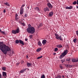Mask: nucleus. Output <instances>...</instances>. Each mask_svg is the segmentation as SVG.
Listing matches in <instances>:
<instances>
[{
	"instance_id": "obj_1",
	"label": "nucleus",
	"mask_w": 78,
	"mask_h": 78,
	"mask_svg": "<svg viewBox=\"0 0 78 78\" xmlns=\"http://www.w3.org/2000/svg\"><path fill=\"white\" fill-rule=\"evenodd\" d=\"M0 50L5 55L7 54V51H9L11 49L8 46L4 44L3 42L0 41Z\"/></svg>"
},
{
	"instance_id": "obj_2",
	"label": "nucleus",
	"mask_w": 78,
	"mask_h": 78,
	"mask_svg": "<svg viewBox=\"0 0 78 78\" xmlns=\"http://www.w3.org/2000/svg\"><path fill=\"white\" fill-rule=\"evenodd\" d=\"M27 31L30 34H34L35 33V28L33 27H28L27 29Z\"/></svg>"
},
{
	"instance_id": "obj_3",
	"label": "nucleus",
	"mask_w": 78,
	"mask_h": 78,
	"mask_svg": "<svg viewBox=\"0 0 78 78\" xmlns=\"http://www.w3.org/2000/svg\"><path fill=\"white\" fill-rule=\"evenodd\" d=\"M68 53V50L67 49L65 50L63 53L60 56L59 58L60 59H62Z\"/></svg>"
},
{
	"instance_id": "obj_4",
	"label": "nucleus",
	"mask_w": 78,
	"mask_h": 78,
	"mask_svg": "<svg viewBox=\"0 0 78 78\" xmlns=\"http://www.w3.org/2000/svg\"><path fill=\"white\" fill-rule=\"evenodd\" d=\"M19 29H17L16 30H12V34H17V33H19Z\"/></svg>"
},
{
	"instance_id": "obj_5",
	"label": "nucleus",
	"mask_w": 78,
	"mask_h": 78,
	"mask_svg": "<svg viewBox=\"0 0 78 78\" xmlns=\"http://www.w3.org/2000/svg\"><path fill=\"white\" fill-rule=\"evenodd\" d=\"M48 8H49L50 9H52V8H53V6L51 4V3H50V2H48L47 4Z\"/></svg>"
},
{
	"instance_id": "obj_6",
	"label": "nucleus",
	"mask_w": 78,
	"mask_h": 78,
	"mask_svg": "<svg viewBox=\"0 0 78 78\" xmlns=\"http://www.w3.org/2000/svg\"><path fill=\"white\" fill-rule=\"evenodd\" d=\"M71 61L73 62H78V58L77 59H75L73 58L71 59Z\"/></svg>"
},
{
	"instance_id": "obj_7",
	"label": "nucleus",
	"mask_w": 78,
	"mask_h": 78,
	"mask_svg": "<svg viewBox=\"0 0 78 78\" xmlns=\"http://www.w3.org/2000/svg\"><path fill=\"white\" fill-rule=\"evenodd\" d=\"M23 8L21 7L20 8V14L22 15L23 14Z\"/></svg>"
},
{
	"instance_id": "obj_8",
	"label": "nucleus",
	"mask_w": 78,
	"mask_h": 78,
	"mask_svg": "<svg viewBox=\"0 0 78 78\" xmlns=\"http://www.w3.org/2000/svg\"><path fill=\"white\" fill-rule=\"evenodd\" d=\"M44 11L45 12H49L50 10H49V8L48 7H46L44 9Z\"/></svg>"
},
{
	"instance_id": "obj_9",
	"label": "nucleus",
	"mask_w": 78,
	"mask_h": 78,
	"mask_svg": "<svg viewBox=\"0 0 78 78\" xmlns=\"http://www.w3.org/2000/svg\"><path fill=\"white\" fill-rule=\"evenodd\" d=\"M66 9H73V6H70L69 7L67 6L65 8Z\"/></svg>"
},
{
	"instance_id": "obj_10",
	"label": "nucleus",
	"mask_w": 78,
	"mask_h": 78,
	"mask_svg": "<svg viewBox=\"0 0 78 78\" xmlns=\"http://www.w3.org/2000/svg\"><path fill=\"white\" fill-rule=\"evenodd\" d=\"M65 66H66V67H67V68H70L72 67V65H70V64H66L65 65Z\"/></svg>"
},
{
	"instance_id": "obj_11",
	"label": "nucleus",
	"mask_w": 78,
	"mask_h": 78,
	"mask_svg": "<svg viewBox=\"0 0 78 78\" xmlns=\"http://www.w3.org/2000/svg\"><path fill=\"white\" fill-rule=\"evenodd\" d=\"M56 39H58V40H59L60 41H62L63 39H62L61 36H59L58 37H57Z\"/></svg>"
},
{
	"instance_id": "obj_12",
	"label": "nucleus",
	"mask_w": 78,
	"mask_h": 78,
	"mask_svg": "<svg viewBox=\"0 0 78 78\" xmlns=\"http://www.w3.org/2000/svg\"><path fill=\"white\" fill-rule=\"evenodd\" d=\"M20 41V44H22L23 45H24L25 44L24 43V42L22 40H19Z\"/></svg>"
},
{
	"instance_id": "obj_13",
	"label": "nucleus",
	"mask_w": 78,
	"mask_h": 78,
	"mask_svg": "<svg viewBox=\"0 0 78 78\" xmlns=\"http://www.w3.org/2000/svg\"><path fill=\"white\" fill-rule=\"evenodd\" d=\"M27 67H30V66H31L32 65V63H31V62H30V63L27 62Z\"/></svg>"
},
{
	"instance_id": "obj_14",
	"label": "nucleus",
	"mask_w": 78,
	"mask_h": 78,
	"mask_svg": "<svg viewBox=\"0 0 78 78\" xmlns=\"http://www.w3.org/2000/svg\"><path fill=\"white\" fill-rule=\"evenodd\" d=\"M46 42H47V40L44 39L42 41V44H43V45H45V44H46Z\"/></svg>"
},
{
	"instance_id": "obj_15",
	"label": "nucleus",
	"mask_w": 78,
	"mask_h": 78,
	"mask_svg": "<svg viewBox=\"0 0 78 78\" xmlns=\"http://www.w3.org/2000/svg\"><path fill=\"white\" fill-rule=\"evenodd\" d=\"M35 11H37L38 12H40V10H39V8L38 7H37L35 8Z\"/></svg>"
},
{
	"instance_id": "obj_16",
	"label": "nucleus",
	"mask_w": 78,
	"mask_h": 78,
	"mask_svg": "<svg viewBox=\"0 0 78 78\" xmlns=\"http://www.w3.org/2000/svg\"><path fill=\"white\" fill-rule=\"evenodd\" d=\"M53 15V12H50L49 14V17H51Z\"/></svg>"
},
{
	"instance_id": "obj_17",
	"label": "nucleus",
	"mask_w": 78,
	"mask_h": 78,
	"mask_svg": "<svg viewBox=\"0 0 78 78\" xmlns=\"http://www.w3.org/2000/svg\"><path fill=\"white\" fill-rule=\"evenodd\" d=\"M38 45H39V46H40V47H41L42 46V43H41V42L40 41H39L38 42Z\"/></svg>"
},
{
	"instance_id": "obj_18",
	"label": "nucleus",
	"mask_w": 78,
	"mask_h": 78,
	"mask_svg": "<svg viewBox=\"0 0 78 78\" xmlns=\"http://www.w3.org/2000/svg\"><path fill=\"white\" fill-rule=\"evenodd\" d=\"M27 70V69H24L23 70H21V71L20 72V73H22L25 71Z\"/></svg>"
},
{
	"instance_id": "obj_19",
	"label": "nucleus",
	"mask_w": 78,
	"mask_h": 78,
	"mask_svg": "<svg viewBox=\"0 0 78 78\" xmlns=\"http://www.w3.org/2000/svg\"><path fill=\"white\" fill-rule=\"evenodd\" d=\"M6 75H7V74H6V72H2V75L4 76H6Z\"/></svg>"
},
{
	"instance_id": "obj_20",
	"label": "nucleus",
	"mask_w": 78,
	"mask_h": 78,
	"mask_svg": "<svg viewBox=\"0 0 78 78\" xmlns=\"http://www.w3.org/2000/svg\"><path fill=\"white\" fill-rule=\"evenodd\" d=\"M41 50H42V48H40L37 49V52H39V51H40Z\"/></svg>"
},
{
	"instance_id": "obj_21",
	"label": "nucleus",
	"mask_w": 78,
	"mask_h": 78,
	"mask_svg": "<svg viewBox=\"0 0 78 78\" xmlns=\"http://www.w3.org/2000/svg\"><path fill=\"white\" fill-rule=\"evenodd\" d=\"M57 47L58 48H62V46L61 44H59L57 45Z\"/></svg>"
},
{
	"instance_id": "obj_22",
	"label": "nucleus",
	"mask_w": 78,
	"mask_h": 78,
	"mask_svg": "<svg viewBox=\"0 0 78 78\" xmlns=\"http://www.w3.org/2000/svg\"><path fill=\"white\" fill-rule=\"evenodd\" d=\"M61 77H62V76L60 75H58L55 77V78H61Z\"/></svg>"
},
{
	"instance_id": "obj_23",
	"label": "nucleus",
	"mask_w": 78,
	"mask_h": 78,
	"mask_svg": "<svg viewBox=\"0 0 78 78\" xmlns=\"http://www.w3.org/2000/svg\"><path fill=\"white\" fill-rule=\"evenodd\" d=\"M43 25L42 23H41L39 24V25L38 26V28H39L40 27H41Z\"/></svg>"
},
{
	"instance_id": "obj_24",
	"label": "nucleus",
	"mask_w": 78,
	"mask_h": 78,
	"mask_svg": "<svg viewBox=\"0 0 78 78\" xmlns=\"http://www.w3.org/2000/svg\"><path fill=\"white\" fill-rule=\"evenodd\" d=\"M55 36L56 37H55V38H56V39L59 36V35H58V34H56V33H55Z\"/></svg>"
},
{
	"instance_id": "obj_25",
	"label": "nucleus",
	"mask_w": 78,
	"mask_h": 78,
	"mask_svg": "<svg viewBox=\"0 0 78 78\" xmlns=\"http://www.w3.org/2000/svg\"><path fill=\"white\" fill-rule=\"evenodd\" d=\"M4 5H6V6H9V4H8V3L7 2L5 3Z\"/></svg>"
},
{
	"instance_id": "obj_26",
	"label": "nucleus",
	"mask_w": 78,
	"mask_h": 78,
	"mask_svg": "<svg viewBox=\"0 0 78 78\" xmlns=\"http://www.w3.org/2000/svg\"><path fill=\"white\" fill-rule=\"evenodd\" d=\"M1 33L2 34H4V35H6V33L5 31H1Z\"/></svg>"
},
{
	"instance_id": "obj_27",
	"label": "nucleus",
	"mask_w": 78,
	"mask_h": 78,
	"mask_svg": "<svg viewBox=\"0 0 78 78\" xmlns=\"http://www.w3.org/2000/svg\"><path fill=\"white\" fill-rule=\"evenodd\" d=\"M76 41H78V40L76 39V38H75L73 40V42H74V43H76Z\"/></svg>"
},
{
	"instance_id": "obj_28",
	"label": "nucleus",
	"mask_w": 78,
	"mask_h": 78,
	"mask_svg": "<svg viewBox=\"0 0 78 78\" xmlns=\"http://www.w3.org/2000/svg\"><path fill=\"white\" fill-rule=\"evenodd\" d=\"M19 42H20V41L18 40H17L15 41V43H16V44H19Z\"/></svg>"
},
{
	"instance_id": "obj_29",
	"label": "nucleus",
	"mask_w": 78,
	"mask_h": 78,
	"mask_svg": "<svg viewBox=\"0 0 78 78\" xmlns=\"http://www.w3.org/2000/svg\"><path fill=\"white\" fill-rule=\"evenodd\" d=\"M2 70L5 71V70H6V68L5 67H3L2 68Z\"/></svg>"
},
{
	"instance_id": "obj_30",
	"label": "nucleus",
	"mask_w": 78,
	"mask_h": 78,
	"mask_svg": "<svg viewBox=\"0 0 78 78\" xmlns=\"http://www.w3.org/2000/svg\"><path fill=\"white\" fill-rule=\"evenodd\" d=\"M58 50V48H55L54 49V51H57Z\"/></svg>"
},
{
	"instance_id": "obj_31",
	"label": "nucleus",
	"mask_w": 78,
	"mask_h": 78,
	"mask_svg": "<svg viewBox=\"0 0 78 78\" xmlns=\"http://www.w3.org/2000/svg\"><path fill=\"white\" fill-rule=\"evenodd\" d=\"M70 60H71V59H70V58H67V59H66V61H70Z\"/></svg>"
},
{
	"instance_id": "obj_32",
	"label": "nucleus",
	"mask_w": 78,
	"mask_h": 78,
	"mask_svg": "<svg viewBox=\"0 0 78 78\" xmlns=\"http://www.w3.org/2000/svg\"><path fill=\"white\" fill-rule=\"evenodd\" d=\"M76 4V1H75L73 3V4L75 5Z\"/></svg>"
},
{
	"instance_id": "obj_33",
	"label": "nucleus",
	"mask_w": 78,
	"mask_h": 78,
	"mask_svg": "<svg viewBox=\"0 0 78 78\" xmlns=\"http://www.w3.org/2000/svg\"><path fill=\"white\" fill-rule=\"evenodd\" d=\"M59 67H60V69H62L63 68V67H62V65H59Z\"/></svg>"
},
{
	"instance_id": "obj_34",
	"label": "nucleus",
	"mask_w": 78,
	"mask_h": 78,
	"mask_svg": "<svg viewBox=\"0 0 78 78\" xmlns=\"http://www.w3.org/2000/svg\"><path fill=\"white\" fill-rule=\"evenodd\" d=\"M41 78H45V75L44 74H43L41 76Z\"/></svg>"
},
{
	"instance_id": "obj_35",
	"label": "nucleus",
	"mask_w": 78,
	"mask_h": 78,
	"mask_svg": "<svg viewBox=\"0 0 78 78\" xmlns=\"http://www.w3.org/2000/svg\"><path fill=\"white\" fill-rule=\"evenodd\" d=\"M43 57L42 56H41L40 57H38L37 58V59H41V58H42Z\"/></svg>"
},
{
	"instance_id": "obj_36",
	"label": "nucleus",
	"mask_w": 78,
	"mask_h": 78,
	"mask_svg": "<svg viewBox=\"0 0 78 78\" xmlns=\"http://www.w3.org/2000/svg\"><path fill=\"white\" fill-rule=\"evenodd\" d=\"M29 37L30 39H32V37H33V35H30Z\"/></svg>"
},
{
	"instance_id": "obj_37",
	"label": "nucleus",
	"mask_w": 78,
	"mask_h": 78,
	"mask_svg": "<svg viewBox=\"0 0 78 78\" xmlns=\"http://www.w3.org/2000/svg\"><path fill=\"white\" fill-rule=\"evenodd\" d=\"M21 24L22 25H23V26H25V23H22Z\"/></svg>"
},
{
	"instance_id": "obj_38",
	"label": "nucleus",
	"mask_w": 78,
	"mask_h": 78,
	"mask_svg": "<svg viewBox=\"0 0 78 78\" xmlns=\"http://www.w3.org/2000/svg\"><path fill=\"white\" fill-rule=\"evenodd\" d=\"M25 6V4H23L21 7V8H23V7H24V6Z\"/></svg>"
},
{
	"instance_id": "obj_39",
	"label": "nucleus",
	"mask_w": 78,
	"mask_h": 78,
	"mask_svg": "<svg viewBox=\"0 0 78 78\" xmlns=\"http://www.w3.org/2000/svg\"><path fill=\"white\" fill-rule=\"evenodd\" d=\"M61 61L62 62V64H63V62H65V61L64 60H61Z\"/></svg>"
},
{
	"instance_id": "obj_40",
	"label": "nucleus",
	"mask_w": 78,
	"mask_h": 78,
	"mask_svg": "<svg viewBox=\"0 0 78 78\" xmlns=\"http://www.w3.org/2000/svg\"><path fill=\"white\" fill-rule=\"evenodd\" d=\"M28 16L27 14H25V15H24V17H27Z\"/></svg>"
},
{
	"instance_id": "obj_41",
	"label": "nucleus",
	"mask_w": 78,
	"mask_h": 78,
	"mask_svg": "<svg viewBox=\"0 0 78 78\" xmlns=\"http://www.w3.org/2000/svg\"><path fill=\"white\" fill-rule=\"evenodd\" d=\"M76 33L77 35L78 36V30L76 31Z\"/></svg>"
},
{
	"instance_id": "obj_42",
	"label": "nucleus",
	"mask_w": 78,
	"mask_h": 78,
	"mask_svg": "<svg viewBox=\"0 0 78 78\" xmlns=\"http://www.w3.org/2000/svg\"><path fill=\"white\" fill-rule=\"evenodd\" d=\"M19 64H20V62H18L16 63V66H19Z\"/></svg>"
},
{
	"instance_id": "obj_43",
	"label": "nucleus",
	"mask_w": 78,
	"mask_h": 78,
	"mask_svg": "<svg viewBox=\"0 0 78 78\" xmlns=\"http://www.w3.org/2000/svg\"><path fill=\"white\" fill-rule=\"evenodd\" d=\"M3 12H4V13L6 12V10L5 9L4 10Z\"/></svg>"
},
{
	"instance_id": "obj_44",
	"label": "nucleus",
	"mask_w": 78,
	"mask_h": 78,
	"mask_svg": "<svg viewBox=\"0 0 78 78\" xmlns=\"http://www.w3.org/2000/svg\"><path fill=\"white\" fill-rule=\"evenodd\" d=\"M18 16V15L17 14H16L15 15L16 17H17Z\"/></svg>"
},
{
	"instance_id": "obj_45",
	"label": "nucleus",
	"mask_w": 78,
	"mask_h": 78,
	"mask_svg": "<svg viewBox=\"0 0 78 78\" xmlns=\"http://www.w3.org/2000/svg\"><path fill=\"white\" fill-rule=\"evenodd\" d=\"M24 62L23 61H21V64H23Z\"/></svg>"
},
{
	"instance_id": "obj_46",
	"label": "nucleus",
	"mask_w": 78,
	"mask_h": 78,
	"mask_svg": "<svg viewBox=\"0 0 78 78\" xmlns=\"http://www.w3.org/2000/svg\"><path fill=\"white\" fill-rule=\"evenodd\" d=\"M19 23H20V24H22V22H21V21H19Z\"/></svg>"
},
{
	"instance_id": "obj_47",
	"label": "nucleus",
	"mask_w": 78,
	"mask_h": 78,
	"mask_svg": "<svg viewBox=\"0 0 78 78\" xmlns=\"http://www.w3.org/2000/svg\"><path fill=\"white\" fill-rule=\"evenodd\" d=\"M0 78H2V74H0Z\"/></svg>"
},
{
	"instance_id": "obj_48",
	"label": "nucleus",
	"mask_w": 78,
	"mask_h": 78,
	"mask_svg": "<svg viewBox=\"0 0 78 78\" xmlns=\"http://www.w3.org/2000/svg\"><path fill=\"white\" fill-rule=\"evenodd\" d=\"M25 41H28V39H25Z\"/></svg>"
},
{
	"instance_id": "obj_49",
	"label": "nucleus",
	"mask_w": 78,
	"mask_h": 78,
	"mask_svg": "<svg viewBox=\"0 0 78 78\" xmlns=\"http://www.w3.org/2000/svg\"><path fill=\"white\" fill-rule=\"evenodd\" d=\"M76 3L77 5H78V0H77Z\"/></svg>"
},
{
	"instance_id": "obj_50",
	"label": "nucleus",
	"mask_w": 78,
	"mask_h": 78,
	"mask_svg": "<svg viewBox=\"0 0 78 78\" xmlns=\"http://www.w3.org/2000/svg\"><path fill=\"white\" fill-rule=\"evenodd\" d=\"M53 55H56V53H54L53 54Z\"/></svg>"
},
{
	"instance_id": "obj_51",
	"label": "nucleus",
	"mask_w": 78,
	"mask_h": 78,
	"mask_svg": "<svg viewBox=\"0 0 78 78\" xmlns=\"http://www.w3.org/2000/svg\"><path fill=\"white\" fill-rule=\"evenodd\" d=\"M26 58H28V55H26Z\"/></svg>"
},
{
	"instance_id": "obj_52",
	"label": "nucleus",
	"mask_w": 78,
	"mask_h": 78,
	"mask_svg": "<svg viewBox=\"0 0 78 78\" xmlns=\"http://www.w3.org/2000/svg\"><path fill=\"white\" fill-rule=\"evenodd\" d=\"M27 8H28V9H29V8H30V7L28 6Z\"/></svg>"
},
{
	"instance_id": "obj_53",
	"label": "nucleus",
	"mask_w": 78,
	"mask_h": 78,
	"mask_svg": "<svg viewBox=\"0 0 78 78\" xmlns=\"http://www.w3.org/2000/svg\"><path fill=\"white\" fill-rule=\"evenodd\" d=\"M17 17H16V18L15 19L16 20H17Z\"/></svg>"
},
{
	"instance_id": "obj_54",
	"label": "nucleus",
	"mask_w": 78,
	"mask_h": 78,
	"mask_svg": "<svg viewBox=\"0 0 78 78\" xmlns=\"http://www.w3.org/2000/svg\"><path fill=\"white\" fill-rule=\"evenodd\" d=\"M62 77H63V78H64V77H65L63 75V76H62Z\"/></svg>"
},
{
	"instance_id": "obj_55",
	"label": "nucleus",
	"mask_w": 78,
	"mask_h": 78,
	"mask_svg": "<svg viewBox=\"0 0 78 78\" xmlns=\"http://www.w3.org/2000/svg\"><path fill=\"white\" fill-rule=\"evenodd\" d=\"M76 8H77V9H78V6H76Z\"/></svg>"
},
{
	"instance_id": "obj_56",
	"label": "nucleus",
	"mask_w": 78,
	"mask_h": 78,
	"mask_svg": "<svg viewBox=\"0 0 78 78\" xmlns=\"http://www.w3.org/2000/svg\"><path fill=\"white\" fill-rule=\"evenodd\" d=\"M0 32H2V30L0 29Z\"/></svg>"
},
{
	"instance_id": "obj_57",
	"label": "nucleus",
	"mask_w": 78,
	"mask_h": 78,
	"mask_svg": "<svg viewBox=\"0 0 78 78\" xmlns=\"http://www.w3.org/2000/svg\"><path fill=\"white\" fill-rule=\"evenodd\" d=\"M19 45H20V44H19Z\"/></svg>"
}]
</instances>
